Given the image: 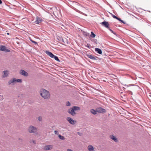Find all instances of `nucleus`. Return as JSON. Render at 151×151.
<instances>
[{"instance_id": "nucleus-1", "label": "nucleus", "mask_w": 151, "mask_h": 151, "mask_svg": "<svg viewBox=\"0 0 151 151\" xmlns=\"http://www.w3.org/2000/svg\"><path fill=\"white\" fill-rule=\"evenodd\" d=\"M40 95L44 99H47L50 97V93L49 91L46 90L42 89L40 90Z\"/></svg>"}, {"instance_id": "nucleus-2", "label": "nucleus", "mask_w": 151, "mask_h": 151, "mask_svg": "<svg viewBox=\"0 0 151 151\" xmlns=\"http://www.w3.org/2000/svg\"><path fill=\"white\" fill-rule=\"evenodd\" d=\"M45 52L50 58L54 59L55 60L59 62H61V61L59 60L58 57L57 56L54 55L51 52H49L47 50H46Z\"/></svg>"}, {"instance_id": "nucleus-3", "label": "nucleus", "mask_w": 151, "mask_h": 151, "mask_svg": "<svg viewBox=\"0 0 151 151\" xmlns=\"http://www.w3.org/2000/svg\"><path fill=\"white\" fill-rule=\"evenodd\" d=\"M22 82V80L20 79H16L15 78H13L10 80L9 82L8 83L9 85L12 83H16V82L21 83Z\"/></svg>"}, {"instance_id": "nucleus-4", "label": "nucleus", "mask_w": 151, "mask_h": 151, "mask_svg": "<svg viewBox=\"0 0 151 151\" xmlns=\"http://www.w3.org/2000/svg\"><path fill=\"white\" fill-rule=\"evenodd\" d=\"M28 130L30 133H33L36 134L37 133L36 128L32 126L29 127Z\"/></svg>"}, {"instance_id": "nucleus-5", "label": "nucleus", "mask_w": 151, "mask_h": 151, "mask_svg": "<svg viewBox=\"0 0 151 151\" xmlns=\"http://www.w3.org/2000/svg\"><path fill=\"white\" fill-rule=\"evenodd\" d=\"M68 112L73 116H75L76 114V113L73 108L68 109Z\"/></svg>"}, {"instance_id": "nucleus-6", "label": "nucleus", "mask_w": 151, "mask_h": 151, "mask_svg": "<svg viewBox=\"0 0 151 151\" xmlns=\"http://www.w3.org/2000/svg\"><path fill=\"white\" fill-rule=\"evenodd\" d=\"M36 20L34 22V23L37 24H39L43 21V20L41 18L37 16L36 17Z\"/></svg>"}, {"instance_id": "nucleus-7", "label": "nucleus", "mask_w": 151, "mask_h": 151, "mask_svg": "<svg viewBox=\"0 0 151 151\" xmlns=\"http://www.w3.org/2000/svg\"><path fill=\"white\" fill-rule=\"evenodd\" d=\"M96 111L98 112L103 114L105 113L106 111L105 109H103L101 107L98 108L96 109Z\"/></svg>"}, {"instance_id": "nucleus-8", "label": "nucleus", "mask_w": 151, "mask_h": 151, "mask_svg": "<svg viewBox=\"0 0 151 151\" xmlns=\"http://www.w3.org/2000/svg\"><path fill=\"white\" fill-rule=\"evenodd\" d=\"M101 24H102L103 26L107 29L109 27V24L108 22H107L104 21V22H101Z\"/></svg>"}, {"instance_id": "nucleus-9", "label": "nucleus", "mask_w": 151, "mask_h": 151, "mask_svg": "<svg viewBox=\"0 0 151 151\" xmlns=\"http://www.w3.org/2000/svg\"><path fill=\"white\" fill-rule=\"evenodd\" d=\"M20 73L24 76L27 77L28 76V73L23 70H21L20 71Z\"/></svg>"}, {"instance_id": "nucleus-10", "label": "nucleus", "mask_w": 151, "mask_h": 151, "mask_svg": "<svg viewBox=\"0 0 151 151\" xmlns=\"http://www.w3.org/2000/svg\"><path fill=\"white\" fill-rule=\"evenodd\" d=\"M53 146L51 145H47L45 146L44 149L45 150H51Z\"/></svg>"}, {"instance_id": "nucleus-11", "label": "nucleus", "mask_w": 151, "mask_h": 151, "mask_svg": "<svg viewBox=\"0 0 151 151\" xmlns=\"http://www.w3.org/2000/svg\"><path fill=\"white\" fill-rule=\"evenodd\" d=\"M67 119L71 124H75V121L71 118L68 117L67 118Z\"/></svg>"}, {"instance_id": "nucleus-12", "label": "nucleus", "mask_w": 151, "mask_h": 151, "mask_svg": "<svg viewBox=\"0 0 151 151\" xmlns=\"http://www.w3.org/2000/svg\"><path fill=\"white\" fill-rule=\"evenodd\" d=\"M87 56L89 58L92 59L93 60H97L95 57L90 54H87Z\"/></svg>"}, {"instance_id": "nucleus-13", "label": "nucleus", "mask_w": 151, "mask_h": 151, "mask_svg": "<svg viewBox=\"0 0 151 151\" xmlns=\"http://www.w3.org/2000/svg\"><path fill=\"white\" fill-rule=\"evenodd\" d=\"M4 74L2 76L3 78H5L8 76L9 71L7 70H4L3 71Z\"/></svg>"}, {"instance_id": "nucleus-14", "label": "nucleus", "mask_w": 151, "mask_h": 151, "mask_svg": "<svg viewBox=\"0 0 151 151\" xmlns=\"http://www.w3.org/2000/svg\"><path fill=\"white\" fill-rule=\"evenodd\" d=\"M95 51L97 53L100 54H101L102 53V51L101 50L98 48H96L95 49Z\"/></svg>"}, {"instance_id": "nucleus-15", "label": "nucleus", "mask_w": 151, "mask_h": 151, "mask_svg": "<svg viewBox=\"0 0 151 151\" xmlns=\"http://www.w3.org/2000/svg\"><path fill=\"white\" fill-rule=\"evenodd\" d=\"M110 138L114 140L115 142H116L117 141V140L116 138L114 135H111L110 136Z\"/></svg>"}, {"instance_id": "nucleus-16", "label": "nucleus", "mask_w": 151, "mask_h": 151, "mask_svg": "<svg viewBox=\"0 0 151 151\" xmlns=\"http://www.w3.org/2000/svg\"><path fill=\"white\" fill-rule=\"evenodd\" d=\"M88 148L89 151H93V147L92 145H89L88 146Z\"/></svg>"}, {"instance_id": "nucleus-17", "label": "nucleus", "mask_w": 151, "mask_h": 151, "mask_svg": "<svg viewBox=\"0 0 151 151\" xmlns=\"http://www.w3.org/2000/svg\"><path fill=\"white\" fill-rule=\"evenodd\" d=\"M108 29H109L112 33H113L114 35H115L116 36L119 37V35L116 34L115 32H114L109 27V28H108Z\"/></svg>"}, {"instance_id": "nucleus-18", "label": "nucleus", "mask_w": 151, "mask_h": 151, "mask_svg": "<svg viewBox=\"0 0 151 151\" xmlns=\"http://www.w3.org/2000/svg\"><path fill=\"white\" fill-rule=\"evenodd\" d=\"M72 108L74 109L75 111H78L80 109V107L78 106H73Z\"/></svg>"}, {"instance_id": "nucleus-19", "label": "nucleus", "mask_w": 151, "mask_h": 151, "mask_svg": "<svg viewBox=\"0 0 151 151\" xmlns=\"http://www.w3.org/2000/svg\"><path fill=\"white\" fill-rule=\"evenodd\" d=\"M72 8L76 12L81 14H83V12H82L78 10V9H77L76 8L74 7H72Z\"/></svg>"}, {"instance_id": "nucleus-20", "label": "nucleus", "mask_w": 151, "mask_h": 151, "mask_svg": "<svg viewBox=\"0 0 151 151\" xmlns=\"http://www.w3.org/2000/svg\"><path fill=\"white\" fill-rule=\"evenodd\" d=\"M6 47L4 46L1 45L0 46V50L1 51H4Z\"/></svg>"}, {"instance_id": "nucleus-21", "label": "nucleus", "mask_w": 151, "mask_h": 151, "mask_svg": "<svg viewBox=\"0 0 151 151\" xmlns=\"http://www.w3.org/2000/svg\"><path fill=\"white\" fill-rule=\"evenodd\" d=\"M91 113L93 114H96V113L97 112V111L96 110H95L93 109H91Z\"/></svg>"}, {"instance_id": "nucleus-22", "label": "nucleus", "mask_w": 151, "mask_h": 151, "mask_svg": "<svg viewBox=\"0 0 151 151\" xmlns=\"http://www.w3.org/2000/svg\"><path fill=\"white\" fill-rule=\"evenodd\" d=\"M118 20H119V21L121 22L122 23L124 24H126V22L124 21L123 20H122L120 18L117 17V18L116 19Z\"/></svg>"}, {"instance_id": "nucleus-23", "label": "nucleus", "mask_w": 151, "mask_h": 151, "mask_svg": "<svg viewBox=\"0 0 151 151\" xmlns=\"http://www.w3.org/2000/svg\"><path fill=\"white\" fill-rule=\"evenodd\" d=\"M83 35L85 36H86H86H88L89 35V33H88L87 32H86L85 31H83Z\"/></svg>"}, {"instance_id": "nucleus-24", "label": "nucleus", "mask_w": 151, "mask_h": 151, "mask_svg": "<svg viewBox=\"0 0 151 151\" xmlns=\"http://www.w3.org/2000/svg\"><path fill=\"white\" fill-rule=\"evenodd\" d=\"M91 34L90 35V37L92 38H94L96 36V35L93 32H91Z\"/></svg>"}, {"instance_id": "nucleus-25", "label": "nucleus", "mask_w": 151, "mask_h": 151, "mask_svg": "<svg viewBox=\"0 0 151 151\" xmlns=\"http://www.w3.org/2000/svg\"><path fill=\"white\" fill-rule=\"evenodd\" d=\"M69 2L70 4H72L73 5H77V3L76 2L70 1Z\"/></svg>"}, {"instance_id": "nucleus-26", "label": "nucleus", "mask_w": 151, "mask_h": 151, "mask_svg": "<svg viewBox=\"0 0 151 151\" xmlns=\"http://www.w3.org/2000/svg\"><path fill=\"white\" fill-rule=\"evenodd\" d=\"M58 137H59V138L60 139H61L62 140H64L65 139L64 137L63 136H61L60 134H59V135Z\"/></svg>"}, {"instance_id": "nucleus-27", "label": "nucleus", "mask_w": 151, "mask_h": 151, "mask_svg": "<svg viewBox=\"0 0 151 151\" xmlns=\"http://www.w3.org/2000/svg\"><path fill=\"white\" fill-rule=\"evenodd\" d=\"M70 104L69 101H68L66 103V106H70Z\"/></svg>"}, {"instance_id": "nucleus-28", "label": "nucleus", "mask_w": 151, "mask_h": 151, "mask_svg": "<svg viewBox=\"0 0 151 151\" xmlns=\"http://www.w3.org/2000/svg\"><path fill=\"white\" fill-rule=\"evenodd\" d=\"M4 51L5 52H10V50L9 49H6V48Z\"/></svg>"}, {"instance_id": "nucleus-29", "label": "nucleus", "mask_w": 151, "mask_h": 151, "mask_svg": "<svg viewBox=\"0 0 151 151\" xmlns=\"http://www.w3.org/2000/svg\"><path fill=\"white\" fill-rule=\"evenodd\" d=\"M111 15L112 17L114 19H116L117 18V17L113 14H111Z\"/></svg>"}, {"instance_id": "nucleus-30", "label": "nucleus", "mask_w": 151, "mask_h": 151, "mask_svg": "<svg viewBox=\"0 0 151 151\" xmlns=\"http://www.w3.org/2000/svg\"><path fill=\"white\" fill-rule=\"evenodd\" d=\"M38 119L40 121H41L42 120V117L41 116H39L38 118Z\"/></svg>"}, {"instance_id": "nucleus-31", "label": "nucleus", "mask_w": 151, "mask_h": 151, "mask_svg": "<svg viewBox=\"0 0 151 151\" xmlns=\"http://www.w3.org/2000/svg\"><path fill=\"white\" fill-rule=\"evenodd\" d=\"M3 99V96L0 95V100H2Z\"/></svg>"}, {"instance_id": "nucleus-32", "label": "nucleus", "mask_w": 151, "mask_h": 151, "mask_svg": "<svg viewBox=\"0 0 151 151\" xmlns=\"http://www.w3.org/2000/svg\"><path fill=\"white\" fill-rule=\"evenodd\" d=\"M31 41L33 43L37 44V42L33 40H31Z\"/></svg>"}, {"instance_id": "nucleus-33", "label": "nucleus", "mask_w": 151, "mask_h": 151, "mask_svg": "<svg viewBox=\"0 0 151 151\" xmlns=\"http://www.w3.org/2000/svg\"><path fill=\"white\" fill-rule=\"evenodd\" d=\"M86 47H87L88 48H90V45L88 44H87V45L86 46Z\"/></svg>"}, {"instance_id": "nucleus-34", "label": "nucleus", "mask_w": 151, "mask_h": 151, "mask_svg": "<svg viewBox=\"0 0 151 151\" xmlns=\"http://www.w3.org/2000/svg\"><path fill=\"white\" fill-rule=\"evenodd\" d=\"M77 133L80 136H81V134H82V133H80L79 132H77Z\"/></svg>"}, {"instance_id": "nucleus-35", "label": "nucleus", "mask_w": 151, "mask_h": 151, "mask_svg": "<svg viewBox=\"0 0 151 151\" xmlns=\"http://www.w3.org/2000/svg\"><path fill=\"white\" fill-rule=\"evenodd\" d=\"M67 151H73L72 150L70 149H67Z\"/></svg>"}, {"instance_id": "nucleus-36", "label": "nucleus", "mask_w": 151, "mask_h": 151, "mask_svg": "<svg viewBox=\"0 0 151 151\" xmlns=\"http://www.w3.org/2000/svg\"><path fill=\"white\" fill-rule=\"evenodd\" d=\"M54 132L55 134H56L58 133V132L57 131H55Z\"/></svg>"}, {"instance_id": "nucleus-37", "label": "nucleus", "mask_w": 151, "mask_h": 151, "mask_svg": "<svg viewBox=\"0 0 151 151\" xmlns=\"http://www.w3.org/2000/svg\"><path fill=\"white\" fill-rule=\"evenodd\" d=\"M33 142L34 144H35L36 143V142L35 141H34V140H33Z\"/></svg>"}, {"instance_id": "nucleus-38", "label": "nucleus", "mask_w": 151, "mask_h": 151, "mask_svg": "<svg viewBox=\"0 0 151 151\" xmlns=\"http://www.w3.org/2000/svg\"><path fill=\"white\" fill-rule=\"evenodd\" d=\"M2 3V1L1 0H0V4H1Z\"/></svg>"}, {"instance_id": "nucleus-39", "label": "nucleus", "mask_w": 151, "mask_h": 151, "mask_svg": "<svg viewBox=\"0 0 151 151\" xmlns=\"http://www.w3.org/2000/svg\"><path fill=\"white\" fill-rule=\"evenodd\" d=\"M129 91L130 92L131 95H132V92H131V91Z\"/></svg>"}, {"instance_id": "nucleus-40", "label": "nucleus", "mask_w": 151, "mask_h": 151, "mask_svg": "<svg viewBox=\"0 0 151 151\" xmlns=\"http://www.w3.org/2000/svg\"><path fill=\"white\" fill-rule=\"evenodd\" d=\"M7 35H9V33L8 32V33H7Z\"/></svg>"}, {"instance_id": "nucleus-41", "label": "nucleus", "mask_w": 151, "mask_h": 151, "mask_svg": "<svg viewBox=\"0 0 151 151\" xmlns=\"http://www.w3.org/2000/svg\"><path fill=\"white\" fill-rule=\"evenodd\" d=\"M148 12H150V11H147Z\"/></svg>"}]
</instances>
